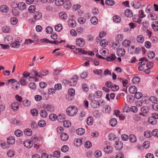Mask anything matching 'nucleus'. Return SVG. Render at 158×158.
Listing matches in <instances>:
<instances>
[{
	"label": "nucleus",
	"mask_w": 158,
	"mask_h": 158,
	"mask_svg": "<svg viewBox=\"0 0 158 158\" xmlns=\"http://www.w3.org/2000/svg\"><path fill=\"white\" fill-rule=\"evenodd\" d=\"M130 41L127 40H124L122 43L123 45L125 47H129L130 44Z\"/></svg>",
	"instance_id": "nucleus-35"
},
{
	"label": "nucleus",
	"mask_w": 158,
	"mask_h": 158,
	"mask_svg": "<svg viewBox=\"0 0 158 158\" xmlns=\"http://www.w3.org/2000/svg\"><path fill=\"white\" fill-rule=\"evenodd\" d=\"M131 5L135 9H139L141 6L140 3L138 2L135 1L131 3Z\"/></svg>",
	"instance_id": "nucleus-18"
},
{
	"label": "nucleus",
	"mask_w": 158,
	"mask_h": 158,
	"mask_svg": "<svg viewBox=\"0 0 158 158\" xmlns=\"http://www.w3.org/2000/svg\"><path fill=\"white\" fill-rule=\"evenodd\" d=\"M55 30L58 32H60L61 31L62 29V26L60 24H58L55 27Z\"/></svg>",
	"instance_id": "nucleus-46"
},
{
	"label": "nucleus",
	"mask_w": 158,
	"mask_h": 158,
	"mask_svg": "<svg viewBox=\"0 0 158 158\" xmlns=\"http://www.w3.org/2000/svg\"><path fill=\"white\" fill-rule=\"evenodd\" d=\"M117 120L115 118H112L110 121V124L112 127L115 126L117 124Z\"/></svg>",
	"instance_id": "nucleus-34"
},
{
	"label": "nucleus",
	"mask_w": 158,
	"mask_h": 158,
	"mask_svg": "<svg viewBox=\"0 0 158 158\" xmlns=\"http://www.w3.org/2000/svg\"><path fill=\"white\" fill-rule=\"evenodd\" d=\"M125 15L126 16L130 18L133 15L132 11L129 9H127L125 10Z\"/></svg>",
	"instance_id": "nucleus-17"
},
{
	"label": "nucleus",
	"mask_w": 158,
	"mask_h": 158,
	"mask_svg": "<svg viewBox=\"0 0 158 158\" xmlns=\"http://www.w3.org/2000/svg\"><path fill=\"white\" fill-rule=\"evenodd\" d=\"M42 14L40 12H35L33 15V17L34 19L36 20H39L42 17Z\"/></svg>",
	"instance_id": "nucleus-13"
},
{
	"label": "nucleus",
	"mask_w": 158,
	"mask_h": 158,
	"mask_svg": "<svg viewBox=\"0 0 158 158\" xmlns=\"http://www.w3.org/2000/svg\"><path fill=\"white\" fill-rule=\"evenodd\" d=\"M78 22L81 24H84L86 21L85 18L83 17H79L77 19Z\"/></svg>",
	"instance_id": "nucleus-40"
},
{
	"label": "nucleus",
	"mask_w": 158,
	"mask_h": 158,
	"mask_svg": "<svg viewBox=\"0 0 158 158\" xmlns=\"http://www.w3.org/2000/svg\"><path fill=\"white\" fill-rule=\"evenodd\" d=\"M141 111L144 114L147 113L149 111V109L147 106H143L141 108Z\"/></svg>",
	"instance_id": "nucleus-48"
},
{
	"label": "nucleus",
	"mask_w": 158,
	"mask_h": 158,
	"mask_svg": "<svg viewBox=\"0 0 158 158\" xmlns=\"http://www.w3.org/2000/svg\"><path fill=\"white\" fill-rule=\"evenodd\" d=\"M98 19L95 16L93 17L90 19L91 23L93 25H96L98 23Z\"/></svg>",
	"instance_id": "nucleus-39"
},
{
	"label": "nucleus",
	"mask_w": 158,
	"mask_h": 158,
	"mask_svg": "<svg viewBox=\"0 0 158 158\" xmlns=\"http://www.w3.org/2000/svg\"><path fill=\"white\" fill-rule=\"evenodd\" d=\"M57 119L60 122H63L65 119V116L63 114H59L57 116Z\"/></svg>",
	"instance_id": "nucleus-23"
},
{
	"label": "nucleus",
	"mask_w": 158,
	"mask_h": 158,
	"mask_svg": "<svg viewBox=\"0 0 158 158\" xmlns=\"http://www.w3.org/2000/svg\"><path fill=\"white\" fill-rule=\"evenodd\" d=\"M148 56L150 59H153L155 56V53L153 51H150L148 52Z\"/></svg>",
	"instance_id": "nucleus-52"
},
{
	"label": "nucleus",
	"mask_w": 158,
	"mask_h": 158,
	"mask_svg": "<svg viewBox=\"0 0 158 158\" xmlns=\"http://www.w3.org/2000/svg\"><path fill=\"white\" fill-rule=\"evenodd\" d=\"M24 132V134L28 136H30L32 134V131L30 129L27 128L25 129Z\"/></svg>",
	"instance_id": "nucleus-32"
},
{
	"label": "nucleus",
	"mask_w": 158,
	"mask_h": 158,
	"mask_svg": "<svg viewBox=\"0 0 158 158\" xmlns=\"http://www.w3.org/2000/svg\"><path fill=\"white\" fill-rule=\"evenodd\" d=\"M76 44L80 47H82L85 44L84 40L82 38H79L77 39L76 40Z\"/></svg>",
	"instance_id": "nucleus-8"
},
{
	"label": "nucleus",
	"mask_w": 158,
	"mask_h": 158,
	"mask_svg": "<svg viewBox=\"0 0 158 158\" xmlns=\"http://www.w3.org/2000/svg\"><path fill=\"white\" fill-rule=\"evenodd\" d=\"M107 44V41L105 40H102L100 42V44L102 47H105Z\"/></svg>",
	"instance_id": "nucleus-42"
},
{
	"label": "nucleus",
	"mask_w": 158,
	"mask_h": 158,
	"mask_svg": "<svg viewBox=\"0 0 158 158\" xmlns=\"http://www.w3.org/2000/svg\"><path fill=\"white\" fill-rule=\"evenodd\" d=\"M133 19L134 22L139 23H141L142 21V20L139 18L138 15L134 16Z\"/></svg>",
	"instance_id": "nucleus-33"
},
{
	"label": "nucleus",
	"mask_w": 158,
	"mask_h": 158,
	"mask_svg": "<svg viewBox=\"0 0 158 158\" xmlns=\"http://www.w3.org/2000/svg\"><path fill=\"white\" fill-rule=\"evenodd\" d=\"M0 10L2 12L6 13L9 10V8L6 6L3 5L0 7Z\"/></svg>",
	"instance_id": "nucleus-26"
},
{
	"label": "nucleus",
	"mask_w": 158,
	"mask_h": 158,
	"mask_svg": "<svg viewBox=\"0 0 158 158\" xmlns=\"http://www.w3.org/2000/svg\"><path fill=\"white\" fill-rule=\"evenodd\" d=\"M137 48H135L134 46H132L130 49H128V51L131 54H134L137 52Z\"/></svg>",
	"instance_id": "nucleus-22"
},
{
	"label": "nucleus",
	"mask_w": 158,
	"mask_h": 158,
	"mask_svg": "<svg viewBox=\"0 0 158 158\" xmlns=\"http://www.w3.org/2000/svg\"><path fill=\"white\" fill-rule=\"evenodd\" d=\"M105 4L109 6H112L115 4L114 1L111 0H107L105 2Z\"/></svg>",
	"instance_id": "nucleus-43"
},
{
	"label": "nucleus",
	"mask_w": 158,
	"mask_h": 158,
	"mask_svg": "<svg viewBox=\"0 0 158 158\" xmlns=\"http://www.w3.org/2000/svg\"><path fill=\"white\" fill-rule=\"evenodd\" d=\"M23 105L26 106H28L31 104V102L27 99H25L23 101Z\"/></svg>",
	"instance_id": "nucleus-58"
},
{
	"label": "nucleus",
	"mask_w": 158,
	"mask_h": 158,
	"mask_svg": "<svg viewBox=\"0 0 158 158\" xmlns=\"http://www.w3.org/2000/svg\"><path fill=\"white\" fill-rule=\"evenodd\" d=\"M87 123L88 125H91L93 123V119L91 117H89L87 120Z\"/></svg>",
	"instance_id": "nucleus-45"
},
{
	"label": "nucleus",
	"mask_w": 158,
	"mask_h": 158,
	"mask_svg": "<svg viewBox=\"0 0 158 158\" xmlns=\"http://www.w3.org/2000/svg\"><path fill=\"white\" fill-rule=\"evenodd\" d=\"M26 5L23 2H21L18 4V8L20 10H23L26 8Z\"/></svg>",
	"instance_id": "nucleus-15"
},
{
	"label": "nucleus",
	"mask_w": 158,
	"mask_h": 158,
	"mask_svg": "<svg viewBox=\"0 0 158 158\" xmlns=\"http://www.w3.org/2000/svg\"><path fill=\"white\" fill-rule=\"evenodd\" d=\"M66 112L67 114L69 116H73L77 114V107L75 106H70L67 109Z\"/></svg>",
	"instance_id": "nucleus-1"
},
{
	"label": "nucleus",
	"mask_w": 158,
	"mask_h": 158,
	"mask_svg": "<svg viewBox=\"0 0 158 158\" xmlns=\"http://www.w3.org/2000/svg\"><path fill=\"white\" fill-rule=\"evenodd\" d=\"M69 94L67 98L68 99H72V97L75 95V90L73 89H70L68 91Z\"/></svg>",
	"instance_id": "nucleus-10"
},
{
	"label": "nucleus",
	"mask_w": 158,
	"mask_h": 158,
	"mask_svg": "<svg viewBox=\"0 0 158 158\" xmlns=\"http://www.w3.org/2000/svg\"><path fill=\"white\" fill-rule=\"evenodd\" d=\"M140 81V78L138 77H134L132 80L133 83L135 84L138 83Z\"/></svg>",
	"instance_id": "nucleus-47"
},
{
	"label": "nucleus",
	"mask_w": 158,
	"mask_h": 158,
	"mask_svg": "<svg viewBox=\"0 0 158 158\" xmlns=\"http://www.w3.org/2000/svg\"><path fill=\"white\" fill-rule=\"evenodd\" d=\"M63 125L66 127H69L71 126V123L69 121H64L63 122Z\"/></svg>",
	"instance_id": "nucleus-53"
},
{
	"label": "nucleus",
	"mask_w": 158,
	"mask_h": 158,
	"mask_svg": "<svg viewBox=\"0 0 158 158\" xmlns=\"http://www.w3.org/2000/svg\"><path fill=\"white\" fill-rule=\"evenodd\" d=\"M148 17L150 19L155 20L157 19V17L155 14L154 13H151L148 15Z\"/></svg>",
	"instance_id": "nucleus-30"
},
{
	"label": "nucleus",
	"mask_w": 158,
	"mask_h": 158,
	"mask_svg": "<svg viewBox=\"0 0 158 158\" xmlns=\"http://www.w3.org/2000/svg\"><path fill=\"white\" fill-rule=\"evenodd\" d=\"M12 14L15 16H16L19 15V12L17 8L12 9Z\"/></svg>",
	"instance_id": "nucleus-64"
},
{
	"label": "nucleus",
	"mask_w": 158,
	"mask_h": 158,
	"mask_svg": "<svg viewBox=\"0 0 158 158\" xmlns=\"http://www.w3.org/2000/svg\"><path fill=\"white\" fill-rule=\"evenodd\" d=\"M38 124L40 127H43L45 126L46 123L44 120H41L39 121Z\"/></svg>",
	"instance_id": "nucleus-51"
},
{
	"label": "nucleus",
	"mask_w": 158,
	"mask_h": 158,
	"mask_svg": "<svg viewBox=\"0 0 158 158\" xmlns=\"http://www.w3.org/2000/svg\"><path fill=\"white\" fill-rule=\"evenodd\" d=\"M123 39V35L119 34L117 35L115 37V40L117 41H121Z\"/></svg>",
	"instance_id": "nucleus-37"
},
{
	"label": "nucleus",
	"mask_w": 158,
	"mask_h": 158,
	"mask_svg": "<svg viewBox=\"0 0 158 158\" xmlns=\"http://www.w3.org/2000/svg\"><path fill=\"white\" fill-rule=\"evenodd\" d=\"M15 134L17 137H20L23 135V132L21 130L18 129L15 131Z\"/></svg>",
	"instance_id": "nucleus-44"
},
{
	"label": "nucleus",
	"mask_w": 158,
	"mask_h": 158,
	"mask_svg": "<svg viewBox=\"0 0 158 158\" xmlns=\"http://www.w3.org/2000/svg\"><path fill=\"white\" fill-rule=\"evenodd\" d=\"M7 142H5L2 140H0V146L3 149H7L9 148L10 144V137H9L7 138Z\"/></svg>",
	"instance_id": "nucleus-4"
},
{
	"label": "nucleus",
	"mask_w": 158,
	"mask_h": 158,
	"mask_svg": "<svg viewBox=\"0 0 158 158\" xmlns=\"http://www.w3.org/2000/svg\"><path fill=\"white\" fill-rule=\"evenodd\" d=\"M129 139L130 142L133 143L135 142L137 140L135 136L133 134L130 135L129 136Z\"/></svg>",
	"instance_id": "nucleus-38"
},
{
	"label": "nucleus",
	"mask_w": 158,
	"mask_h": 158,
	"mask_svg": "<svg viewBox=\"0 0 158 158\" xmlns=\"http://www.w3.org/2000/svg\"><path fill=\"white\" fill-rule=\"evenodd\" d=\"M123 143L121 141H116L115 144V147L118 150H121L123 147Z\"/></svg>",
	"instance_id": "nucleus-9"
},
{
	"label": "nucleus",
	"mask_w": 158,
	"mask_h": 158,
	"mask_svg": "<svg viewBox=\"0 0 158 158\" xmlns=\"http://www.w3.org/2000/svg\"><path fill=\"white\" fill-rule=\"evenodd\" d=\"M113 19L114 21L116 23H119L121 21L120 17L118 15L114 16Z\"/></svg>",
	"instance_id": "nucleus-60"
},
{
	"label": "nucleus",
	"mask_w": 158,
	"mask_h": 158,
	"mask_svg": "<svg viewBox=\"0 0 158 158\" xmlns=\"http://www.w3.org/2000/svg\"><path fill=\"white\" fill-rule=\"evenodd\" d=\"M77 76H74L73 77L69 80L68 81V84L71 86H74L77 83Z\"/></svg>",
	"instance_id": "nucleus-5"
},
{
	"label": "nucleus",
	"mask_w": 158,
	"mask_h": 158,
	"mask_svg": "<svg viewBox=\"0 0 158 158\" xmlns=\"http://www.w3.org/2000/svg\"><path fill=\"white\" fill-rule=\"evenodd\" d=\"M138 16L141 19L142 18L145 16V15L144 14V11L143 10H141L139 11V15Z\"/></svg>",
	"instance_id": "nucleus-55"
},
{
	"label": "nucleus",
	"mask_w": 158,
	"mask_h": 158,
	"mask_svg": "<svg viewBox=\"0 0 158 158\" xmlns=\"http://www.w3.org/2000/svg\"><path fill=\"white\" fill-rule=\"evenodd\" d=\"M31 73V74L35 75L37 77H40L41 76L40 75L43 76H46L48 73V70L41 71L38 73L36 71L33 70Z\"/></svg>",
	"instance_id": "nucleus-3"
},
{
	"label": "nucleus",
	"mask_w": 158,
	"mask_h": 158,
	"mask_svg": "<svg viewBox=\"0 0 158 158\" xmlns=\"http://www.w3.org/2000/svg\"><path fill=\"white\" fill-rule=\"evenodd\" d=\"M40 114V116L43 118L46 117L48 115L47 112L45 110H41Z\"/></svg>",
	"instance_id": "nucleus-54"
},
{
	"label": "nucleus",
	"mask_w": 158,
	"mask_h": 158,
	"mask_svg": "<svg viewBox=\"0 0 158 158\" xmlns=\"http://www.w3.org/2000/svg\"><path fill=\"white\" fill-rule=\"evenodd\" d=\"M19 104L18 102H15L11 104L12 109L14 111H16L19 109Z\"/></svg>",
	"instance_id": "nucleus-12"
},
{
	"label": "nucleus",
	"mask_w": 158,
	"mask_h": 158,
	"mask_svg": "<svg viewBox=\"0 0 158 158\" xmlns=\"http://www.w3.org/2000/svg\"><path fill=\"white\" fill-rule=\"evenodd\" d=\"M116 58L115 55L111 54L110 56L106 58V60L107 61H113L115 60Z\"/></svg>",
	"instance_id": "nucleus-29"
},
{
	"label": "nucleus",
	"mask_w": 158,
	"mask_h": 158,
	"mask_svg": "<svg viewBox=\"0 0 158 158\" xmlns=\"http://www.w3.org/2000/svg\"><path fill=\"white\" fill-rule=\"evenodd\" d=\"M20 42L16 40L14 42L10 44V46L11 47L14 48H19L20 45Z\"/></svg>",
	"instance_id": "nucleus-27"
},
{
	"label": "nucleus",
	"mask_w": 158,
	"mask_h": 158,
	"mask_svg": "<svg viewBox=\"0 0 158 158\" xmlns=\"http://www.w3.org/2000/svg\"><path fill=\"white\" fill-rule=\"evenodd\" d=\"M91 104L92 106L94 108L98 107L100 106L99 102L96 100L92 101L91 103Z\"/></svg>",
	"instance_id": "nucleus-25"
},
{
	"label": "nucleus",
	"mask_w": 158,
	"mask_h": 158,
	"mask_svg": "<svg viewBox=\"0 0 158 158\" xmlns=\"http://www.w3.org/2000/svg\"><path fill=\"white\" fill-rule=\"evenodd\" d=\"M125 52L124 49L123 48H121L117 50V54L119 56H123L124 55Z\"/></svg>",
	"instance_id": "nucleus-14"
},
{
	"label": "nucleus",
	"mask_w": 158,
	"mask_h": 158,
	"mask_svg": "<svg viewBox=\"0 0 158 158\" xmlns=\"http://www.w3.org/2000/svg\"><path fill=\"white\" fill-rule=\"evenodd\" d=\"M59 17L61 19H65L67 18V15L66 13L64 12H61L59 15Z\"/></svg>",
	"instance_id": "nucleus-36"
},
{
	"label": "nucleus",
	"mask_w": 158,
	"mask_h": 158,
	"mask_svg": "<svg viewBox=\"0 0 158 158\" xmlns=\"http://www.w3.org/2000/svg\"><path fill=\"white\" fill-rule=\"evenodd\" d=\"M61 140L63 141H66L69 138V135L67 133L64 132L61 133L60 136Z\"/></svg>",
	"instance_id": "nucleus-16"
},
{
	"label": "nucleus",
	"mask_w": 158,
	"mask_h": 158,
	"mask_svg": "<svg viewBox=\"0 0 158 158\" xmlns=\"http://www.w3.org/2000/svg\"><path fill=\"white\" fill-rule=\"evenodd\" d=\"M55 2L57 6H60L64 4L63 0H55Z\"/></svg>",
	"instance_id": "nucleus-63"
},
{
	"label": "nucleus",
	"mask_w": 158,
	"mask_h": 158,
	"mask_svg": "<svg viewBox=\"0 0 158 158\" xmlns=\"http://www.w3.org/2000/svg\"><path fill=\"white\" fill-rule=\"evenodd\" d=\"M17 22L18 19L15 17H13L10 19V23L13 25L16 24Z\"/></svg>",
	"instance_id": "nucleus-61"
},
{
	"label": "nucleus",
	"mask_w": 158,
	"mask_h": 158,
	"mask_svg": "<svg viewBox=\"0 0 158 158\" xmlns=\"http://www.w3.org/2000/svg\"><path fill=\"white\" fill-rule=\"evenodd\" d=\"M31 115L34 116H36L38 114V111L35 109H32L31 110Z\"/></svg>",
	"instance_id": "nucleus-62"
},
{
	"label": "nucleus",
	"mask_w": 158,
	"mask_h": 158,
	"mask_svg": "<svg viewBox=\"0 0 158 158\" xmlns=\"http://www.w3.org/2000/svg\"><path fill=\"white\" fill-rule=\"evenodd\" d=\"M104 151L106 153H110L113 151V148L110 146H108L104 148Z\"/></svg>",
	"instance_id": "nucleus-20"
},
{
	"label": "nucleus",
	"mask_w": 158,
	"mask_h": 158,
	"mask_svg": "<svg viewBox=\"0 0 158 158\" xmlns=\"http://www.w3.org/2000/svg\"><path fill=\"white\" fill-rule=\"evenodd\" d=\"M152 27L154 31H158V21H154L152 25Z\"/></svg>",
	"instance_id": "nucleus-21"
},
{
	"label": "nucleus",
	"mask_w": 158,
	"mask_h": 158,
	"mask_svg": "<svg viewBox=\"0 0 158 158\" xmlns=\"http://www.w3.org/2000/svg\"><path fill=\"white\" fill-rule=\"evenodd\" d=\"M135 97L137 99H139L141 98L142 96V94L140 92H137L135 93Z\"/></svg>",
	"instance_id": "nucleus-57"
},
{
	"label": "nucleus",
	"mask_w": 158,
	"mask_h": 158,
	"mask_svg": "<svg viewBox=\"0 0 158 158\" xmlns=\"http://www.w3.org/2000/svg\"><path fill=\"white\" fill-rule=\"evenodd\" d=\"M74 143L77 146H80L82 144V141L80 139H76L74 140Z\"/></svg>",
	"instance_id": "nucleus-31"
},
{
	"label": "nucleus",
	"mask_w": 158,
	"mask_h": 158,
	"mask_svg": "<svg viewBox=\"0 0 158 158\" xmlns=\"http://www.w3.org/2000/svg\"><path fill=\"white\" fill-rule=\"evenodd\" d=\"M57 116L56 115L54 114H50L49 116V118L50 120L52 121H54L57 119Z\"/></svg>",
	"instance_id": "nucleus-56"
},
{
	"label": "nucleus",
	"mask_w": 158,
	"mask_h": 158,
	"mask_svg": "<svg viewBox=\"0 0 158 158\" xmlns=\"http://www.w3.org/2000/svg\"><path fill=\"white\" fill-rule=\"evenodd\" d=\"M128 91L131 94H134L136 92L137 89L135 86H132L129 88Z\"/></svg>",
	"instance_id": "nucleus-24"
},
{
	"label": "nucleus",
	"mask_w": 158,
	"mask_h": 158,
	"mask_svg": "<svg viewBox=\"0 0 158 158\" xmlns=\"http://www.w3.org/2000/svg\"><path fill=\"white\" fill-rule=\"evenodd\" d=\"M68 23L69 25L72 27H74L76 25L75 21L73 19H69L68 21Z\"/></svg>",
	"instance_id": "nucleus-28"
},
{
	"label": "nucleus",
	"mask_w": 158,
	"mask_h": 158,
	"mask_svg": "<svg viewBox=\"0 0 158 158\" xmlns=\"http://www.w3.org/2000/svg\"><path fill=\"white\" fill-rule=\"evenodd\" d=\"M35 7L33 5L30 6L28 8V10L30 13H33L35 11Z\"/></svg>",
	"instance_id": "nucleus-49"
},
{
	"label": "nucleus",
	"mask_w": 158,
	"mask_h": 158,
	"mask_svg": "<svg viewBox=\"0 0 158 158\" xmlns=\"http://www.w3.org/2000/svg\"><path fill=\"white\" fill-rule=\"evenodd\" d=\"M11 83L12 87L13 89H17L19 86V84L15 80L10 79V83Z\"/></svg>",
	"instance_id": "nucleus-6"
},
{
	"label": "nucleus",
	"mask_w": 158,
	"mask_h": 158,
	"mask_svg": "<svg viewBox=\"0 0 158 158\" xmlns=\"http://www.w3.org/2000/svg\"><path fill=\"white\" fill-rule=\"evenodd\" d=\"M85 132L84 129L82 128H78L76 131L77 133L79 135H82Z\"/></svg>",
	"instance_id": "nucleus-41"
},
{
	"label": "nucleus",
	"mask_w": 158,
	"mask_h": 158,
	"mask_svg": "<svg viewBox=\"0 0 158 158\" xmlns=\"http://www.w3.org/2000/svg\"><path fill=\"white\" fill-rule=\"evenodd\" d=\"M152 134V132L151 131H147L144 132V136L146 138H149L151 137Z\"/></svg>",
	"instance_id": "nucleus-50"
},
{
	"label": "nucleus",
	"mask_w": 158,
	"mask_h": 158,
	"mask_svg": "<svg viewBox=\"0 0 158 158\" xmlns=\"http://www.w3.org/2000/svg\"><path fill=\"white\" fill-rule=\"evenodd\" d=\"M136 40L139 43H142L144 41V37L142 35H139L137 36Z\"/></svg>",
	"instance_id": "nucleus-19"
},
{
	"label": "nucleus",
	"mask_w": 158,
	"mask_h": 158,
	"mask_svg": "<svg viewBox=\"0 0 158 158\" xmlns=\"http://www.w3.org/2000/svg\"><path fill=\"white\" fill-rule=\"evenodd\" d=\"M43 108L46 110L50 112H52L53 110V107L51 104H46L44 105Z\"/></svg>",
	"instance_id": "nucleus-7"
},
{
	"label": "nucleus",
	"mask_w": 158,
	"mask_h": 158,
	"mask_svg": "<svg viewBox=\"0 0 158 158\" xmlns=\"http://www.w3.org/2000/svg\"><path fill=\"white\" fill-rule=\"evenodd\" d=\"M152 116V117L148 118V122L149 123L152 125H154L156 124V119H158V114L156 113H153Z\"/></svg>",
	"instance_id": "nucleus-2"
},
{
	"label": "nucleus",
	"mask_w": 158,
	"mask_h": 158,
	"mask_svg": "<svg viewBox=\"0 0 158 158\" xmlns=\"http://www.w3.org/2000/svg\"><path fill=\"white\" fill-rule=\"evenodd\" d=\"M23 144L24 147L27 148H30L33 146V143L29 140H25Z\"/></svg>",
	"instance_id": "nucleus-11"
},
{
	"label": "nucleus",
	"mask_w": 158,
	"mask_h": 158,
	"mask_svg": "<svg viewBox=\"0 0 158 158\" xmlns=\"http://www.w3.org/2000/svg\"><path fill=\"white\" fill-rule=\"evenodd\" d=\"M12 123L13 124L16 125L18 126L21 125L22 123L21 121L19 120H16L15 119L12 120Z\"/></svg>",
	"instance_id": "nucleus-59"
}]
</instances>
